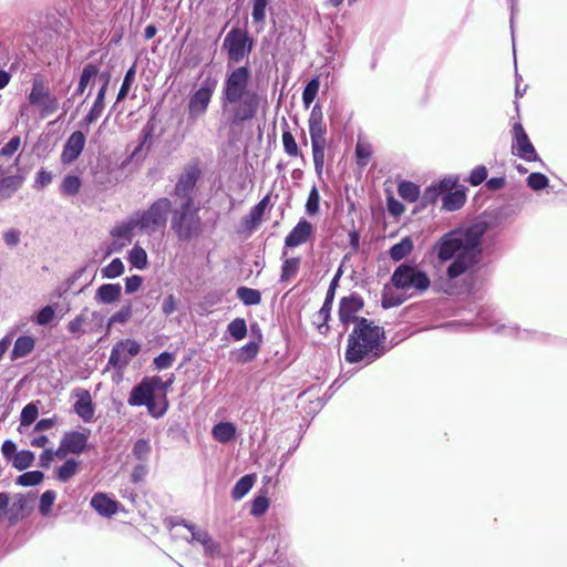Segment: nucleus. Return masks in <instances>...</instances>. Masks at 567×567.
Here are the masks:
<instances>
[{"instance_id": "1", "label": "nucleus", "mask_w": 567, "mask_h": 567, "mask_svg": "<svg viewBox=\"0 0 567 567\" xmlns=\"http://www.w3.org/2000/svg\"><path fill=\"white\" fill-rule=\"evenodd\" d=\"M486 231L484 223H476L465 228L450 230L440 237L433 246L440 262L451 260L446 269L450 280L456 279L472 270L481 260V240Z\"/></svg>"}, {"instance_id": "2", "label": "nucleus", "mask_w": 567, "mask_h": 567, "mask_svg": "<svg viewBox=\"0 0 567 567\" xmlns=\"http://www.w3.org/2000/svg\"><path fill=\"white\" fill-rule=\"evenodd\" d=\"M251 72L248 66H237L228 71L220 93L223 116L231 126H240L256 117L260 97L250 87Z\"/></svg>"}, {"instance_id": "3", "label": "nucleus", "mask_w": 567, "mask_h": 567, "mask_svg": "<svg viewBox=\"0 0 567 567\" xmlns=\"http://www.w3.org/2000/svg\"><path fill=\"white\" fill-rule=\"evenodd\" d=\"M383 340V328L361 317L348 337V346L344 353L346 361L349 363L361 361H364L367 364L372 363L386 351Z\"/></svg>"}, {"instance_id": "4", "label": "nucleus", "mask_w": 567, "mask_h": 567, "mask_svg": "<svg viewBox=\"0 0 567 567\" xmlns=\"http://www.w3.org/2000/svg\"><path fill=\"white\" fill-rule=\"evenodd\" d=\"M172 212L173 203L169 198H157L146 209H141L134 213L137 220L136 224H138V231L147 236H152L156 233H163Z\"/></svg>"}, {"instance_id": "5", "label": "nucleus", "mask_w": 567, "mask_h": 567, "mask_svg": "<svg viewBox=\"0 0 567 567\" xmlns=\"http://www.w3.org/2000/svg\"><path fill=\"white\" fill-rule=\"evenodd\" d=\"M171 229L179 241L188 243L203 233V221L194 204H182L172 212Z\"/></svg>"}, {"instance_id": "6", "label": "nucleus", "mask_w": 567, "mask_h": 567, "mask_svg": "<svg viewBox=\"0 0 567 567\" xmlns=\"http://www.w3.org/2000/svg\"><path fill=\"white\" fill-rule=\"evenodd\" d=\"M70 18L55 8L33 12L25 21V28L30 32L43 33V35H51V33L63 35L70 32Z\"/></svg>"}, {"instance_id": "7", "label": "nucleus", "mask_w": 567, "mask_h": 567, "mask_svg": "<svg viewBox=\"0 0 567 567\" xmlns=\"http://www.w3.org/2000/svg\"><path fill=\"white\" fill-rule=\"evenodd\" d=\"M308 123L315 171L317 176L321 177L324 166V151L327 147V126L323 121L321 107L318 104L312 107Z\"/></svg>"}, {"instance_id": "8", "label": "nucleus", "mask_w": 567, "mask_h": 567, "mask_svg": "<svg viewBox=\"0 0 567 567\" xmlns=\"http://www.w3.org/2000/svg\"><path fill=\"white\" fill-rule=\"evenodd\" d=\"M391 282L398 289L422 293L430 287V278L416 266L401 264L391 276Z\"/></svg>"}, {"instance_id": "9", "label": "nucleus", "mask_w": 567, "mask_h": 567, "mask_svg": "<svg viewBox=\"0 0 567 567\" xmlns=\"http://www.w3.org/2000/svg\"><path fill=\"white\" fill-rule=\"evenodd\" d=\"M215 89L216 80L207 78L202 82L200 87L190 95L188 115L192 120H196L206 113Z\"/></svg>"}, {"instance_id": "10", "label": "nucleus", "mask_w": 567, "mask_h": 567, "mask_svg": "<svg viewBox=\"0 0 567 567\" xmlns=\"http://www.w3.org/2000/svg\"><path fill=\"white\" fill-rule=\"evenodd\" d=\"M141 351V344L133 339H123L117 341L110 353L107 365L122 372L130 363L131 359Z\"/></svg>"}, {"instance_id": "11", "label": "nucleus", "mask_w": 567, "mask_h": 567, "mask_svg": "<svg viewBox=\"0 0 567 567\" xmlns=\"http://www.w3.org/2000/svg\"><path fill=\"white\" fill-rule=\"evenodd\" d=\"M494 315L488 309H482L477 315V323L481 326H486L488 328H492L494 332L501 333L504 336L515 337L522 340H528L533 338H540L542 334L529 331V330H520L516 326H506V324H498L496 320L493 319Z\"/></svg>"}, {"instance_id": "12", "label": "nucleus", "mask_w": 567, "mask_h": 567, "mask_svg": "<svg viewBox=\"0 0 567 567\" xmlns=\"http://www.w3.org/2000/svg\"><path fill=\"white\" fill-rule=\"evenodd\" d=\"M90 431H69L65 432L55 451V457L63 460L68 454L80 455L87 449Z\"/></svg>"}, {"instance_id": "13", "label": "nucleus", "mask_w": 567, "mask_h": 567, "mask_svg": "<svg viewBox=\"0 0 567 567\" xmlns=\"http://www.w3.org/2000/svg\"><path fill=\"white\" fill-rule=\"evenodd\" d=\"M513 143H512V153L526 162H535L538 161V154L529 141L528 135L526 134L523 125L520 123H515L513 125Z\"/></svg>"}, {"instance_id": "14", "label": "nucleus", "mask_w": 567, "mask_h": 567, "mask_svg": "<svg viewBox=\"0 0 567 567\" xmlns=\"http://www.w3.org/2000/svg\"><path fill=\"white\" fill-rule=\"evenodd\" d=\"M199 174L200 172L197 166H187L181 174L174 188V195L183 199L182 204H194L193 190Z\"/></svg>"}, {"instance_id": "15", "label": "nucleus", "mask_w": 567, "mask_h": 567, "mask_svg": "<svg viewBox=\"0 0 567 567\" xmlns=\"http://www.w3.org/2000/svg\"><path fill=\"white\" fill-rule=\"evenodd\" d=\"M364 302L360 295L353 292L350 296L342 297L339 303V319L341 323L347 328L351 322L358 323L360 319L357 313L361 311Z\"/></svg>"}, {"instance_id": "16", "label": "nucleus", "mask_w": 567, "mask_h": 567, "mask_svg": "<svg viewBox=\"0 0 567 567\" xmlns=\"http://www.w3.org/2000/svg\"><path fill=\"white\" fill-rule=\"evenodd\" d=\"M252 45V38H225L223 44L231 63H239L247 58L251 52Z\"/></svg>"}, {"instance_id": "17", "label": "nucleus", "mask_w": 567, "mask_h": 567, "mask_svg": "<svg viewBox=\"0 0 567 567\" xmlns=\"http://www.w3.org/2000/svg\"><path fill=\"white\" fill-rule=\"evenodd\" d=\"M85 146V135L80 132H73L69 138L66 140L62 153H61V162L64 165H69L73 163L82 153Z\"/></svg>"}, {"instance_id": "18", "label": "nucleus", "mask_w": 567, "mask_h": 567, "mask_svg": "<svg viewBox=\"0 0 567 567\" xmlns=\"http://www.w3.org/2000/svg\"><path fill=\"white\" fill-rule=\"evenodd\" d=\"M313 233L312 225L301 218L285 238V246L293 248L308 241Z\"/></svg>"}, {"instance_id": "19", "label": "nucleus", "mask_w": 567, "mask_h": 567, "mask_svg": "<svg viewBox=\"0 0 567 567\" xmlns=\"http://www.w3.org/2000/svg\"><path fill=\"white\" fill-rule=\"evenodd\" d=\"M154 391L148 383L147 379L144 378L137 385H135L127 399V403L131 406L146 405L154 399Z\"/></svg>"}, {"instance_id": "20", "label": "nucleus", "mask_w": 567, "mask_h": 567, "mask_svg": "<svg viewBox=\"0 0 567 567\" xmlns=\"http://www.w3.org/2000/svg\"><path fill=\"white\" fill-rule=\"evenodd\" d=\"M136 223L137 220L133 214L126 220L115 225L111 230V236L121 241L122 245L131 244L133 231L138 229V224Z\"/></svg>"}, {"instance_id": "21", "label": "nucleus", "mask_w": 567, "mask_h": 567, "mask_svg": "<svg viewBox=\"0 0 567 567\" xmlns=\"http://www.w3.org/2000/svg\"><path fill=\"white\" fill-rule=\"evenodd\" d=\"M78 401L74 403L75 413L84 421L90 422L94 416V406L86 390H76Z\"/></svg>"}, {"instance_id": "22", "label": "nucleus", "mask_w": 567, "mask_h": 567, "mask_svg": "<svg viewBox=\"0 0 567 567\" xmlns=\"http://www.w3.org/2000/svg\"><path fill=\"white\" fill-rule=\"evenodd\" d=\"M91 506L102 516L111 517L117 513L118 503L103 493H96L91 498Z\"/></svg>"}, {"instance_id": "23", "label": "nucleus", "mask_w": 567, "mask_h": 567, "mask_svg": "<svg viewBox=\"0 0 567 567\" xmlns=\"http://www.w3.org/2000/svg\"><path fill=\"white\" fill-rule=\"evenodd\" d=\"M122 295L120 284H104L96 289L95 300L99 303L111 305L116 302Z\"/></svg>"}, {"instance_id": "24", "label": "nucleus", "mask_w": 567, "mask_h": 567, "mask_svg": "<svg viewBox=\"0 0 567 567\" xmlns=\"http://www.w3.org/2000/svg\"><path fill=\"white\" fill-rule=\"evenodd\" d=\"M35 346V340L31 336H20L17 338L13 344V349L10 353V360L17 361L19 359L29 355Z\"/></svg>"}, {"instance_id": "25", "label": "nucleus", "mask_w": 567, "mask_h": 567, "mask_svg": "<svg viewBox=\"0 0 567 567\" xmlns=\"http://www.w3.org/2000/svg\"><path fill=\"white\" fill-rule=\"evenodd\" d=\"M22 179L11 175L0 178V202L10 198L21 186Z\"/></svg>"}, {"instance_id": "26", "label": "nucleus", "mask_w": 567, "mask_h": 567, "mask_svg": "<svg viewBox=\"0 0 567 567\" xmlns=\"http://www.w3.org/2000/svg\"><path fill=\"white\" fill-rule=\"evenodd\" d=\"M412 250L413 241L410 237L406 236L390 248L389 256L393 261H400L409 256Z\"/></svg>"}, {"instance_id": "27", "label": "nucleus", "mask_w": 567, "mask_h": 567, "mask_svg": "<svg viewBox=\"0 0 567 567\" xmlns=\"http://www.w3.org/2000/svg\"><path fill=\"white\" fill-rule=\"evenodd\" d=\"M212 434L219 443H228L235 437L236 427L233 423L220 422L213 427Z\"/></svg>"}, {"instance_id": "28", "label": "nucleus", "mask_w": 567, "mask_h": 567, "mask_svg": "<svg viewBox=\"0 0 567 567\" xmlns=\"http://www.w3.org/2000/svg\"><path fill=\"white\" fill-rule=\"evenodd\" d=\"M300 264L301 259L299 257L286 258L281 265L280 281L288 282L292 280L300 269Z\"/></svg>"}, {"instance_id": "29", "label": "nucleus", "mask_w": 567, "mask_h": 567, "mask_svg": "<svg viewBox=\"0 0 567 567\" xmlns=\"http://www.w3.org/2000/svg\"><path fill=\"white\" fill-rule=\"evenodd\" d=\"M80 470V462L74 458H68L61 466L55 471V477L65 483L71 480Z\"/></svg>"}, {"instance_id": "30", "label": "nucleus", "mask_w": 567, "mask_h": 567, "mask_svg": "<svg viewBox=\"0 0 567 567\" xmlns=\"http://www.w3.org/2000/svg\"><path fill=\"white\" fill-rule=\"evenodd\" d=\"M267 203L268 197H265L250 209L248 216L245 218L246 227L252 229L260 224Z\"/></svg>"}, {"instance_id": "31", "label": "nucleus", "mask_w": 567, "mask_h": 567, "mask_svg": "<svg viewBox=\"0 0 567 567\" xmlns=\"http://www.w3.org/2000/svg\"><path fill=\"white\" fill-rule=\"evenodd\" d=\"M466 196L462 190L450 192L443 197V208L447 212L460 209L465 203Z\"/></svg>"}, {"instance_id": "32", "label": "nucleus", "mask_w": 567, "mask_h": 567, "mask_svg": "<svg viewBox=\"0 0 567 567\" xmlns=\"http://www.w3.org/2000/svg\"><path fill=\"white\" fill-rule=\"evenodd\" d=\"M81 185L82 182L79 176L69 174L62 179L60 193L68 197L75 196L80 192Z\"/></svg>"}, {"instance_id": "33", "label": "nucleus", "mask_w": 567, "mask_h": 567, "mask_svg": "<svg viewBox=\"0 0 567 567\" xmlns=\"http://www.w3.org/2000/svg\"><path fill=\"white\" fill-rule=\"evenodd\" d=\"M255 477L245 475L240 477L231 489V497L235 501L241 499L254 486Z\"/></svg>"}, {"instance_id": "34", "label": "nucleus", "mask_w": 567, "mask_h": 567, "mask_svg": "<svg viewBox=\"0 0 567 567\" xmlns=\"http://www.w3.org/2000/svg\"><path fill=\"white\" fill-rule=\"evenodd\" d=\"M236 296L245 306H256L261 302L260 292L252 288L239 287L236 291Z\"/></svg>"}, {"instance_id": "35", "label": "nucleus", "mask_w": 567, "mask_h": 567, "mask_svg": "<svg viewBox=\"0 0 567 567\" xmlns=\"http://www.w3.org/2000/svg\"><path fill=\"white\" fill-rule=\"evenodd\" d=\"M398 194L401 198L413 203L420 196V187L412 182H401L398 186Z\"/></svg>"}, {"instance_id": "36", "label": "nucleus", "mask_w": 567, "mask_h": 567, "mask_svg": "<svg viewBox=\"0 0 567 567\" xmlns=\"http://www.w3.org/2000/svg\"><path fill=\"white\" fill-rule=\"evenodd\" d=\"M152 452L150 440L138 439L132 449V453L141 463H146Z\"/></svg>"}, {"instance_id": "37", "label": "nucleus", "mask_w": 567, "mask_h": 567, "mask_svg": "<svg viewBox=\"0 0 567 567\" xmlns=\"http://www.w3.org/2000/svg\"><path fill=\"white\" fill-rule=\"evenodd\" d=\"M282 146L285 153L290 157H300L305 161L303 155L301 154L296 140L290 131L282 132Z\"/></svg>"}, {"instance_id": "38", "label": "nucleus", "mask_w": 567, "mask_h": 567, "mask_svg": "<svg viewBox=\"0 0 567 567\" xmlns=\"http://www.w3.org/2000/svg\"><path fill=\"white\" fill-rule=\"evenodd\" d=\"M227 332L236 341L243 340L247 334V323L243 318H236L227 326Z\"/></svg>"}, {"instance_id": "39", "label": "nucleus", "mask_w": 567, "mask_h": 567, "mask_svg": "<svg viewBox=\"0 0 567 567\" xmlns=\"http://www.w3.org/2000/svg\"><path fill=\"white\" fill-rule=\"evenodd\" d=\"M130 264L137 269H145L147 266V254L141 246H134L128 254Z\"/></svg>"}, {"instance_id": "40", "label": "nucleus", "mask_w": 567, "mask_h": 567, "mask_svg": "<svg viewBox=\"0 0 567 567\" xmlns=\"http://www.w3.org/2000/svg\"><path fill=\"white\" fill-rule=\"evenodd\" d=\"M332 305L333 302L324 300L322 307L316 315L320 333H326L329 330L328 320L330 319Z\"/></svg>"}, {"instance_id": "41", "label": "nucleus", "mask_w": 567, "mask_h": 567, "mask_svg": "<svg viewBox=\"0 0 567 567\" xmlns=\"http://www.w3.org/2000/svg\"><path fill=\"white\" fill-rule=\"evenodd\" d=\"M97 73V69L93 64H86L82 71V74L80 76L79 85L74 92V95H81L84 93L87 84L90 83L91 79L95 76Z\"/></svg>"}, {"instance_id": "42", "label": "nucleus", "mask_w": 567, "mask_h": 567, "mask_svg": "<svg viewBox=\"0 0 567 567\" xmlns=\"http://www.w3.org/2000/svg\"><path fill=\"white\" fill-rule=\"evenodd\" d=\"M34 461V454L31 451H20L18 452L13 460L12 466L19 471H23L32 465Z\"/></svg>"}, {"instance_id": "43", "label": "nucleus", "mask_w": 567, "mask_h": 567, "mask_svg": "<svg viewBox=\"0 0 567 567\" xmlns=\"http://www.w3.org/2000/svg\"><path fill=\"white\" fill-rule=\"evenodd\" d=\"M44 478V474L41 471L25 472L17 477V484L21 486H35L40 484Z\"/></svg>"}, {"instance_id": "44", "label": "nucleus", "mask_w": 567, "mask_h": 567, "mask_svg": "<svg viewBox=\"0 0 567 567\" xmlns=\"http://www.w3.org/2000/svg\"><path fill=\"white\" fill-rule=\"evenodd\" d=\"M259 351V342L250 341L238 350L237 359L240 362H248L256 358Z\"/></svg>"}, {"instance_id": "45", "label": "nucleus", "mask_w": 567, "mask_h": 567, "mask_svg": "<svg viewBox=\"0 0 567 567\" xmlns=\"http://www.w3.org/2000/svg\"><path fill=\"white\" fill-rule=\"evenodd\" d=\"M38 415L39 409L37 403H28L21 411L20 424L22 426H29L37 420Z\"/></svg>"}, {"instance_id": "46", "label": "nucleus", "mask_w": 567, "mask_h": 567, "mask_svg": "<svg viewBox=\"0 0 567 567\" xmlns=\"http://www.w3.org/2000/svg\"><path fill=\"white\" fill-rule=\"evenodd\" d=\"M101 272L103 278L114 279L124 272V265L120 258H114Z\"/></svg>"}, {"instance_id": "47", "label": "nucleus", "mask_w": 567, "mask_h": 567, "mask_svg": "<svg viewBox=\"0 0 567 567\" xmlns=\"http://www.w3.org/2000/svg\"><path fill=\"white\" fill-rule=\"evenodd\" d=\"M320 194L317 186H312L306 203V213L309 216H315L319 213Z\"/></svg>"}, {"instance_id": "48", "label": "nucleus", "mask_w": 567, "mask_h": 567, "mask_svg": "<svg viewBox=\"0 0 567 567\" xmlns=\"http://www.w3.org/2000/svg\"><path fill=\"white\" fill-rule=\"evenodd\" d=\"M319 85H320V83H319L318 79H312L307 83V85L302 92V101H303V104L306 107H309L310 104L316 99V96L318 94Z\"/></svg>"}, {"instance_id": "49", "label": "nucleus", "mask_w": 567, "mask_h": 567, "mask_svg": "<svg viewBox=\"0 0 567 567\" xmlns=\"http://www.w3.org/2000/svg\"><path fill=\"white\" fill-rule=\"evenodd\" d=\"M56 493L54 491H45L40 497L39 512L43 516H48L52 509Z\"/></svg>"}, {"instance_id": "50", "label": "nucleus", "mask_w": 567, "mask_h": 567, "mask_svg": "<svg viewBox=\"0 0 567 567\" xmlns=\"http://www.w3.org/2000/svg\"><path fill=\"white\" fill-rule=\"evenodd\" d=\"M87 321V317L84 312L78 315L73 320L68 323V331L75 337H81L85 333L83 328L84 323Z\"/></svg>"}, {"instance_id": "51", "label": "nucleus", "mask_w": 567, "mask_h": 567, "mask_svg": "<svg viewBox=\"0 0 567 567\" xmlns=\"http://www.w3.org/2000/svg\"><path fill=\"white\" fill-rule=\"evenodd\" d=\"M54 317H55L54 308L52 306H45L38 311L33 321L38 326H47L53 321Z\"/></svg>"}, {"instance_id": "52", "label": "nucleus", "mask_w": 567, "mask_h": 567, "mask_svg": "<svg viewBox=\"0 0 567 567\" xmlns=\"http://www.w3.org/2000/svg\"><path fill=\"white\" fill-rule=\"evenodd\" d=\"M526 182L528 187L532 188L533 190H542L546 188L549 184V179L547 178V176H545L542 173L529 174Z\"/></svg>"}, {"instance_id": "53", "label": "nucleus", "mask_w": 567, "mask_h": 567, "mask_svg": "<svg viewBox=\"0 0 567 567\" xmlns=\"http://www.w3.org/2000/svg\"><path fill=\"white\" fill-rule=\"evenodd\" d=\"M85 269L81 268L76 271H74L62 285H60L55 293L58 297H63L68 291L72 288V286L75 284L76 280H79L82 275L84 274Z\"/></svg>"}, {"instance_id": "54", "label": "nucleus", "mask_w": 567, "mask_h": 567, "mask_svg": "<svg viewBox=\"0 0 567 567\" xmlns=\"http://www.w3.org/2000/svg\"><path fill=\"white\" fill-rule=\"evenodd\" d=\"M145 406L147 408V411H148V413H150L152 416H154V417L158 419V417L163 416V415L166 413V411H167V409H168V402H167L166 396H165V395H163L162 402H161L159 404H157V403L155 402V398H154V399H153L150 403H147Z\"/></svg>"}, {"instance_id": "55", "label": "nucleus", "mask_w": 567, "mask_h": 567, "mask_svg": "<svg viewBox=\"0 0 567 567\" xmlns=\"http://www.w3.org/2000/svg\"><path fill=\"white\" fill-rule=\"evenodd\" d=\"M133 310L131 305L123 306L118 311L113 313L109 319V326L113 323H126L132 317Z\"/></svg>"}, {"instance_id": "56", "label": "nucleus", "mask_w": 567, "mask_h": 567, "mask_svg": "<svg viewBox=\"0 0 567 567\" xmlns=\"http://www.w3.org/2000/svg\"><path fill=\"white\" fill-rule=\"evenodd\" d=\"M148 383L151 384L154 393L156 391H162L166 396V391L167 389L173 384L174 382V375L172 374L171 378L166 381H163L161 377H157V375H154V377H150V378H146Z\"/></svg>"}, {"instance_id": "57", "label": "nucleus", "mask_w": 567, "mask_h": 567, "mask_svg": "<svg viewBox=\"0 0 567 567\" xmlns=\"http://www.w3.org/2000/svg\"><path fill=\"white\" fill-rule=\"evenodd\" d=\"M134 79H135V68L132 66L125 73L124 80L122 82V85H121L118 94H117V101L123 100L127 95V93L134 82Z\"/></svg>"}, {"instance_id": "58", "label": "nucleus", "mask_w": 567, "mask_h": 567, "mask_svg": "<svg viewBox=\"0 0 567 567\" xmlns=\"http://www.w3.org/2000/svg\"><path fill=\"white\" fill-rule=\"evenodd\" d=\"M269 507V501L266 496H257L251 502L250 514L259 517L264 515Z\"/></svg>"}, {"instance_id": "59", "label": "nucleus", "mask_w": 567, "mask_h": 567, "mask_svg": "<svg viewBox=\"0 0 567 567\" xmlns=\"http://www.w3.org/2000/svg\"><path fill=\"white\" fill-rule=\"evenodd\" d=\"M192 540L202 544L206 551H212L215 546L210 535L206 530L199 528L193 533Z\"/></svg>"}, {"instance_id": "60", "label": "nucleus", "mask_w": 567, "mask_h": 567, "mask_svg": "<svg viewBox=\"0 0 567 567\" xmlns=\"http://www.w3.org/2000/svg\"><path fill=\"white\" fill-rule=\"evenodd\" d=\"M175 355L171 352H162L159 355L154 358L153 364L157 370H165L173 365Z\"/></svg>"}, {"instance_id": "61", "label": "nucleus", "mask_w": 567, "mask_h": 567, "mask_svg": "<svg viewBox=\"0 0 567 567\" xmlns=\"http://www.w3.org/2000/svg\"><path fill=\"white\" fill-rule=\"evenodd\" d=\"M103 110H104V100H100L96 97L91 110L84 117V121L87 124L95 122L101 116Z\"/></svg>"}, {"instance_id": "62", "label": "nucleus", "mask_w": 567, "mask_h": 567, "mask_svg": "<svg viewBox=\"0 0 567 567\" xmlns=\"http://www.w3.org/2000/svg\"><path fill=\"white\" fill-rule=\"evenodd\" d=\"M268 6V0H255L252 4L251 17L254 21L261 22L266 17V9Z\"/></svg>"}, {"instance_id": "63", "label": "nucleus", "mask_w": 567, "mask_h": 567, "mask_svg": "<svg viewBox=\"0 0 567 567\" xmlns=\"http://www.w3.org/2000/svg\"><path fill=\"white\" fill-rule=\"evenodd\" d=\"M487 177V169L484 165L476 166L468 178V182L473 186H478L482 184Z\"/></svg>"}, {"instance_id": "64", "label": "nucleus", "mask_w": 567, "mask_h": 567, "mask_svg": "<svg viewBox=\"0 0 567 567\" xmlns=\"http://www.w3.org/2000/svg\"><path fill=\"white\" fill-rule=\"evenodd\" d=\"M21 239V231L17 228H10L3 233V241L8 247H16L19 245Z\"/></svg>"}]
</instances>
